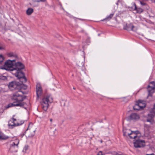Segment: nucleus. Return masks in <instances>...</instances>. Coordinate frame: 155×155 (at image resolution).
<instances>
[{"label":"nucleus","instance_id":"1","mask_svg":"<svg viewBox=\"0 0 155 155\" xmlns=\"http://www.w3.org/2000/svg\"><path fill=\"white\" fill-rule=\"evenodd\" d=\"M21 92H19L17 91L13 94L12 99L15 101L12 103H10L5 106V108L7 109L9 107L15 106H19L21 107H24L25 104L26 103L22 102L26 97V96L22 95L20 94Z\"/></svg>","mask_w":155,"mask_h":155},{"label":"nucleus","instance_id":"2","mask_svg":"<svg viewBox=\"0 0 155 155\" xmlns=\"http://www.w3.org/2000/svg\"><path fill=\"white\" fill-rule=\"evenodd\" d=\"M8 87L10 88H13L12 90H17L19 92L22 93H24L22 91V90H25L27 89V86L23 84H20L17 81H12L9 83L8 84Z\"/></svg>","mask_w":155,"mask_h":155},{"label":"nucleus","instance_id":"3","mask_svg":"<svg viewBox=\"0 0 155 155\" xmlns=\"http://www.w3.org/2000/svg\"><path fill=\"white\" fill-rule=\"evenodd\" d=\"M53 101V99L50 95L44 97L40 101L41 107L45 111L47 110L49 104H51Z\"/></svg>","mask_w":155,"mask_h":155},{"label":"nucleus","instance_id":"4","mask_svg":"<svg viewBox=\"0 0 155 155\" xmlns=\"http://www.w3.org/2000/svg\"><path fill=\"white\" fill-rule=\"evenodd\" d=\"M14 71H15V72L14 74L15 75L18 76L19 74H21L23 73L21 70L24 69L25 66L21 62H18L14 63Z\"/></svg>","mask_w":155,"mask_h":155},{"label":"nucleus","instance_id":"5","mask_svg":"<svg viewBox=\"0 0 155 155\" xmlns=\"http://www.w3.org/2000/svg\"><path fill=\"white\" fill-rule=\"evenodd\" d=\"M15 115L13 116L12 118L8 121V126L10 128H13L15 127L19 126L22 125L24 122V121H21L20 123H15V121H17V120L14 118Z\"/></svg>","mask_w":155,"mask_h":155},{"label":"nucleus","instance_id":"6","mask_svg":"<svg viewBox=\"0 0 155 155\" xmlns=\"http://www.w3.org/2000/svg\"><path fill=\"white\" fill-rule=\"evenodd\" d=\"M134 147L136 148H139L145 146V142L144 140L141 139L140 136L134 140Z\"/></svg>","mask_w":155,"mask_h":155},{"label":"nucleus","instance_id":"7","mask_svg":"<svg viewBox=\"0 0 155 155\" xmlns=\"http://www.w3.org/2000/svg\"><path fill=\"white\" fill-rule=\"evenodd\" d=\"M15 60H7L5 63L3 68L7 71H14Z\"/></svg>","mask_w":155,"mask_h":155},{"label":"nucleus","instance_id":"8","mask_svg":"<svg viewBox=\"0 0 155 155\" xmlns=\"http://www.w3.org/2000/svg\"><path fill=\"white\" fill-rule=\"evenodd\" d=\"M19 142V140L16 139L10 144L9 150L11 152H16L18 151Z\"/></svg>","mask_w":155,"mask_h":155},{"label":"nucleus","instance_id":"9","mask_svg":"<svg viewBox=\"0 0 155 155\" xmlns=\"http://www.w3.org/2000/svg\"><path fill=\"white\" fill-rule=\"evenodd\" d=\"M150 84L152 85L150 86V85H148L147 89L148 91V96L152 97L153 94L154 92L155 89V82L154 81H152L150 82Z\"/></svg>","mask_w":155,"mask_h":155},{"label":"nucleus","instance_id":"10","mask_svg":"<svg viewBox=\"0 0 155 155\" xmlns=\"http://www.w3.org/2000/svg\"><path fill=\"white\" fill-rule=\"evenodd\" d=\"M155 115V112L154 109L150 110V113L148 114L147 121L150 123V124H153L154 122L153 118Z\"/></svg>","mask_w":155,"mask_h":155},{"label":"nucleus","instance_id":"11","mask_svg":"<svg viewBox=\"0 0 155 155\" xmlns=\"http://www.w3.org/2000/svg\"><path fill=\"white\" fill-rule=\"evenodd\" d=\"M28 130H29L30 133H29L28 135V138H32L35 135L36 130L33 127H30L29 125L28 128L25 130V133H26V131Z\"/></svg>","mask_w":155,"mask_h":155},{"label":"nucleus","instance_id":"12","mask_svg":"<svg viewBox=\"0 0 155 155\" xmlns=\"http://www.w3.org/2000/svg\"><path fill=\"white\" fill-rule=\"evenodd\" d=\"M129 120L135 121L140 119V116L137 113H133L131 114L128 117Z\"/></svg>","mask_w":155,"mask_h":155},{"label":"nucleus","instance_id":"13","mask_svg":"<svg viewBox=\"0 0 155 155\" xmlns=\"http://www.w3.org/2000/svg\"><path fill=\"white\" fill-rule=\"evenodd\" d=\"M140 136V132L138 130L136 131H131V134L129 136L131 139H134V140L136 139L137 137Z\"/></svg>","mask_w":155,"mask_h":155},{"label":"nucleus","instance_id":"14","mask_svg":"<svg viewBox=\"0 0 155 155\" xmlns=\"http://www.w3.org/2000/svg\"><path fill=\"white\" fill-rule=\"evenodd\" d=\"M36 91L37 98H39L41 95L42 90L40 84H37L36 85Z\"/></svg>","mask_w":155,"mask_h":155},{"label":"nucleus","instance_id":"15","mask_svg":"<svg viewBox=\"0 0 155 155\" xmlns=\"http://www.w3.org/2000/svg\"><path fill=\"white\" fill-rule=\"evenodd\" d=\"M15 76L20 80V81L21 82V84H23V83H25L27 81V79L24 72L18 74V76L15 75Z\"/></svg>","mask_w":155,"mask_h":155},{"label":"nucleus","instance_id":"16","mask_svg":"<svg viewBox=\"0 0 155 155\" xmlns=\"http://www.w3.org/2000/svg\"><path fill=\"white\" fill-rule=\"evenodd\" d=\"M135 27L132 24L130 23L127 24H126L125 25L124 27L123 28L124 30H127V31H135L134 28Z\"/></svg>","mask_w":155,"mask_h":155},{"label":"nucleus","instance_id":"17","mask_svg":"<svg viewBox=\"0 0 155 155\" xmlns=\"http://www.w3.org/2000/svg\"><path fill=\"white\" fill-rule=\"evenodd\" d=\"M132 4L134 6V11H136V13L140 14L143 12V9L140 7H138L137 6L135 2H133L132 3Z\"/></svg>","mask_w":155,"mask_h":155},{"label":"nucleus","instance_id":"18","mask_svg":"<svg viewBox=\"0 0 155 155\" xmlns=\"http://www.w3.org/2000/svg\"><path fill=\"white\" fill-rule=\"evenodd\" d=\"M114 13L110 14L109 16L101 20V21H109L112 18L114 15Z\"/></svg>","mask_w":155,"mask_h":155},{"label":"nucleus","instance_id":"19","mask_svg":"<svg viewBox=\"0 0 155 155\" xmlns=\"http://www.w3.org/2000/svg\"><path fill=\"white\" fill-rule=\"evenodd\" d=\"M123 130V135L126 137L127 136L129 137L131 134V131H132L129 129L124 130Z\"/></svg>","mask_w":155,"mask_h":155},{"label":"nucleus","instance_id":"20","mask_svg":"<svg viewBox=\"0 0 155 155\" xmlns=\"http://www.w3.org/2000/svg\"><path fill=\"white\" fill-rule=\"evenodd\" d=\"M138 105H139L140 110H142L146 107V104L145 103H143L141 101L139 100L137 102Z\"/></svg>","mask_w":155,"mask_h":155},{"label":"nucleus","instance_id":"21","mask_svg":"<svg viewBox=\"0 0 155 155\" xmlns=\"http://www.w3.org/2000/svg\"><path fill=\"white\" fill-rule=\"evenodd\" d=\"M8 137L5 135L2 132H0V140H4L7 139Z\"/></svg>","mask_w":155,"mask_h":155},{"label":"nucleus","instance_id":"22","mask_svg":"<svg viewBox=\"0 0 155 155\" xmlns=\"http://www.w3.org/2000/svg\"><path fill=\"white\" fill-rule=\"evenodd\" d=\"M34 10L31 8H29L27 10L26 13L28 15H30L33 12Z\"/></svg>","mask_w":155,"mask_h":155},{"label":"nucleus","instance_id":"23","mask_svg":"<svg viewBox=\"0 0 155 155\" xmlns=\"http://www.w3.org/2000/svg\"><path fill=\"white\" fill-rule=\"evenodd\" d=\"M133 109L134 110H140V107L139 105H138V104L137 102L136 103L133 107Z\"/></svg>","mask_w":155,"mask_h":155},{"label":"nucleus","instance_id":"24","mask_svg":"<svg viewBox=\"0 0 155 155\" xmlns=\"http://www.w3.org/2000/svg\"><path fill=\"white\" fill-rule=\"evenodd\" d=\"M8 57H14L16 58L17 57V55L13 52H10L8 54Z\"/></svg>","mask_w":155,"mask_h":155},{"label":"nucleus","instance_id":"25","mask_svg":"<svg viewBox=\"0 0 155 155\" xmlns=\"http://www.w3.org/2000/svg\"><path fill=\"white\" fill-rule=\"evenodd\" d=\"M140 4L143 6H146V8L147 9H149V7L143 1H140Z\"/></svg>","mask_w":155,"mask_h":155},{"label":"nucleus","instance_id":"26","mask_svg":"<svg viewBox=\"0 0 155 155\" xmlns=\"http://www.w3.org/2000/svg\"><path fill=\"white\" fill-rule=\"evenodd\" d=\"M4 58V57L2 54H0V64H2L3 62Z\"/></svg>","mask_w":155,"mask_h":155},{"label":"nucleus","instance_id":"27","mask_svg":"<svg viewBox=\"0 0 155 155\" xmlns=\"http://www.w3.org/2000/svg\"><path fill=\"white\" fill-rule=\"evenodd\" d=\"M29 148V146L28 145H26L24 147L23 151L24 152L26 153L27 150H28Z\"/></svg>","mask_w":155,"mask_h":155},{"label":"nucleus","instance_id":"28","mask_svg":"<svg viewBox=\"0 0 155 155\" xmlns=\"http://www.w3.org/2000/svg\"><path fill=\"white\" fill-rule=\"evenodd\" d=\"M7 78L6 76L1 75H0V80H5L7 79Z\"/></svg>","mask_w":155,"mask_h":155},{"label":"nucleus","instance_id":"29","mask_svg":"<svg viewBox=\"0 0 155 155\" xmlns=\"http://www.w3.org/2000/svg\"><path fill=\"white\" fill-rule=\"evenodd\" d=\"M32 1L34 2H45L46 0H32Z\"/></svg>","mask_w":155,"mask_h":155},{"label":"nucleus","instance_id":"30","mask_svg":"<svg viewBox=\"0 0 155 155\" xmlns=\"http://www.w3.org/2000/svg\"><path fill=\"white\" fill-rule=\"evenodd\" d=\"M133 6L129 7L128 8H129V9L130 10H133L134 9V6H133V5H132Z\"/></svg>","mask_w":155,"mask_h":155},{"label":"nucleus","instance_id":"31","mask_svg":"<svg viewBox=\"0 0 155 155\" xmlns=\"http://www.w3.org/2000/svg\"><path fill=\"white\" fill-rule=\"evenodd\" d=\"M102 152L101 151H100L98 152L97 155H104L102 154Z\"/></svg>","mask_w":155,"mask_h":155},{"label":"nucleus","instance_id":"32","mask_svg":"<svg viewBox=\"0 0 155 155\" xmlns=\"http://www.w3.org/2000/svg\"><path fill=\"white\" fill-rule=\"evenodd\" d=\"M146 155H155L153 153H152L150 154H146Z\"/></svg>","mask_w":155,"mask_h":155},{"label":"nucleus","instance_id":"33","mask_svg":"<svg viewBox=\"0 0 155 155\" xmlns=\"http://www.w3.org/2000/svg\"><path fill=\"white\" fill-rule=\"evenodd\" d=\"M149 17L150 18V17H154V16L153 15H149Z\"/></svg>","mask_w":155,"mask_h":155},{"label":"nucleus","instance_id":"34","mask_svg":"<svg viewBox=\"0 0 155 155\" xmlns=\"http://www.w3.org/2000/svg\"><path fill=\"white\" fill-rule=\"evenodd\" d=\"M153 109L155 110V104H154L153 106Z\"/></svg>","mask_w":155,"mask_h":155},{"label":"nucleus","instance_id":"35","mask_svg":"<svg viewBox=\"0 0 155 155\" xmlns=\"http://www.w3.org/2000/svg\"><path fill=\"white\" fill-rule=\"evenodd\" d=\"M50 121L51 122H52V119H50Z\"/></svg>","mask_w":155,"mask_h":155},{"label":"nucleus","instance_id":"36","mask_svg":"<svg viewBox=\"0 0 155 155\" xmlns=\"http://www.w3.org/2000/svg\"><path fill=\"white\" fill-rule=\"evenodd\" d=\"M116 155H123L121 154H119L117 153Z\"/></svg>","mask_w":155,"mask_h":155},{"label":"nucleus","instance_id":"37","mask_svg":"<svg viewBox=\"0 0 155 155\" xmlns=\"http://www.w3.org/2000/svg\"><path fill=\"white\" fill-rule=\"evenodd\" d=\"M154 2L155 3V0H154Z\"/></svg>","mask_w":155,"mask_h":155},{"label":"nucleus","instance_id":"38","mask_svg":"<svg viewBox=\"0 0 155 155\" xmlns=\"http://www.w3.org/2000/svg\"><path fill=\"white\" fill-rule=\"evenodd\" d=\"M98 35L99 36V35H100V34H99Z\"/></svg>","mask_w":155,"mask_h":155},{"label":"nucleus","instance_id":"39","mask_svg":"<svg viewBox=\"0 0 155 155\" xmlns=\"http://www.w3.org/2000/svg\"><path fill=\"white\" fill-rule=\"evenodd\" d=\"M73 89H75V88L74 87H73Z\"/></svg>","mask_w":155,"mask_h":155}]
</instances>
